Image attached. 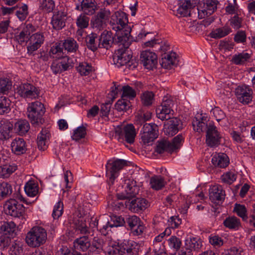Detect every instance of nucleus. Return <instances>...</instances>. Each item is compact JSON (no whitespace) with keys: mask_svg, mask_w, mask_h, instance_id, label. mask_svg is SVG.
<instances>
[{"mask_svg":"<svg viewBox=\"0 0 255 255\" xmlns=\"http://www.w3.org/2000/svg\"><path fill=\"white\" fill-rule=\"evenodd\" d=\"M122 188L124 191L117 194V197L119 200L129 199L128 201L126 202V204L127 207L131 212L139 213L145 210L149 206L148 202L144 198L129 199L134 197L139 191V187L133 179H125Z\"/></svg>","mask_w":255,"mask_h":255,"instance_id":"nucleus-1","label":"nucleus"},{"mask_svg":"<svg viewBox=\"0 0 255 255\" xmlns=\"http://www.w3.org/2000/svg\"><path fill=\"white\" fill-rule=\"evenodd\" d=\"M173 102L172 100L164 97L163 101L156 110L157 117L162 121L166 120L164 124V132L166 135L172 136L179 130L181 121L172 117L174 111L172 109Z\"/></svg>","mask_w":255,"mask_h":255,"instance_id":"nucleus-2","label":"nucleus"},{"mask_svg":"<svg viewBox=\"0 0 255 255\" xmlns=\"http://www.w3.org/2000/svg\"><path fill=\"white\" fill-rule=\"evenodd\" d=\"M45 113L44 105L39 101L29 103L27 108V117L34 127H40L45 123Z\"/></svg>","mask_w":255,"mask_h":255,"instance_id":"nucleus-3","label":"nucleus"},{"mask_svg":"<svg viewBox=\"0 0 255 255\" xmlns=\"http://www.w3.org/2000/svg\"><path fill=\"white\" fill-rule=\"evenodd\" d=\"M132 58V52L128 48H120L113 56V61L118 67L125 66L129 69H133L137 66V63Z\"/></svg>","mask_w":255,"mask_h":255,"instance_id":"nucleus-4","label":"nucleus"},{"mask_svg":"<svg viewBox=\"0 0 255 255\" xmlns=\"http://www.w3.org/2000/svg\"><path fill=\"white\" fill-rule=\"evenodd\" d=\"M46 239V230L41 227H34L27 233L25 240L29 246L37 247L43 245Z\"/></svg>","mask_w":255,"mask_h":255,"instance_id":"nucleus-5","label":"nucleus"},{"mask_svg":"<svg viewBox=\"0 0 255 255\" xmlns=\"http://www.w3.org/2000/svg\"><path fill=\"white\" fill-rule=\"evenodd\" d=\"M136 132L133 125L128 124L121 127H118L115 131V138L120 142L132 144L134 141Z\"/></svg>","mask_w":255,"mask_h":255,"instance_id":"nucleus-6","label":"nucleus"},{"mask_svg":"<svg viewBox=\"0 0 255 255\" xmlns=\"http://www.w3.org/2000/svg\"><path fill=\"white\" fill-rule=\"evenodd\" d=\"M126 161L124 159H117L114 161L110 160L106 164L107 176L108 177L109 185L114 184L115 179L118 176V172L126 165Z\"/></svg>","mask_w":255,"mask_h":255,"instance_id":"nucleus-7","label":"nucleus"},{"mask_svg":"<svg viewBox=\"0 0 255 255\" xmlns=\"http://www.w3.org/2000/svg\"><path fill=\"white\" fill-rule=\"evenodd\" d=\"M158 127L154 124L145 123L140 131V138L144 144H149L158 137Z\"/></svg>","mask_w":255,"mask_h":255,"instance_id":"nucleus-8","label":"nucleus"},{"mask_svg":"<svg viewBox=\"0 0 255 255\" xmlns=\"http://www.w3.org/2000/svg\"><path fill=\"white\" fill-rule=\"evenodd\" d=\"M15 93L24 99H35L39 96V90L29 83L21 84L15 89Z\"/></svg>","mask_w":255,"mask_h":255,"instance_id":"nucleus-9","label":"nucleus"},{"mask_svg":"<svg viewBox=\"0 0 255 255\" xmlns=\"http://www.w3.org/2000/svg\"><path fill=\"white\" fill-rule=\"evenodd\" d=\"M128 22V18L126 13L117 11L111 16L110 24L113 30H121L129 27L127 25Z\"/></svg>","mask_w":255,"mask_h":255,"instance_id":"nucleus-10","label":"nucleus"},{"mask_svg":"<svg viewBox=\"0 0 255 255\" xmlns=\"http://www.w3.org/2000/svg\"><path fill=\"white\" fill-rule=\"evenodd\" d=\"M222 135L213 124L209 123L206 130V143L210 147L218 146L221 144Z\"/></svg>","mask_w":255,"mask_h":255,"instance_id":"nucleus-11","label":"nucleus"},{"mask_svg":"<svg viewBox=\"0 0 255 255\" xmlns=\"http://www.w3.org/2000/svg\"><path fill=\"white\" fill-rule=\"evenodd\" d=\"M115 31L116 33L113 36L114 44L118 45L122 48H128L131 44V40L129 39L131 28L127 27L125 29Z\"/></svg>","mask_w":255,"mask_h":255,"instance_id":"nucleus-12","label":"nucleus"},{"mask_svg":"<svg viewBox=\"0 0 255 255\" xmlns=\"http://www.w3.org/2000/svg\"><path fill=\"white\" fill-rule=\"evenodd\" d=\"M4 208L6 214L14 217H22L25 212V208L23 205L19 204L16 200L12 199L6 202Z\"/></svg>","mask_w":255,"mask_h":255,"instance_id":"nucleus-13","label":"nucleus"},{"mask_svg":"<svg viewBox=\"0 0 255 255\" xmlns=\"http://www.w3.org/2000/svg\"><path fill=\"white\" fill-rule=\"evenodd\" d=\"M45 37L43 33L36 32L31 34L28 38L27 46V54L34 55V52L39 49L44 43Z\"/></svg>","mask_w":255,"mask_h":255,"instance_id":"nucleus-14","label":"nucleus"},{"mask_svg":"<svg viewBox=\"0 0 255 255\" xmlns=\"http://www.w3.org/2000/svg\"><path fill=\"white\" fill-rule=\"evenodd\" d=\"M253 91L246 85L239 86L236 89V95L238 101L244 104H249L252 101Z\"/></svg>","mask_w":255,"mask_h":255,"instance_id":"nucleus-15","label":"nucleus"},{"mask_svg":"<svg viewBox=\"0 0 255 255\" xmlns=\"http://www.w3.org/2000/svg\"><path fill=\"white\" fill-rule=\"evenodd\" d=\"M140 62L147 69H152L157 63V56L155 53L148 50L141 52L140 54Z\"/></svg>","mask_w":255,"mask_h":255,"instance_id":"nucleus-16","label":"nucleus"},{"mask_svg":"<svg viewBox=\"0 0 255 255\" xmlns=\"http://www.w3.org/2000/svg\"><path fill=\"white\" fill-rule=\"evenodd\" d=\"M209 195L212 202L219 205L224 200L225 193L221 185H215L209 189Z\"/></svg>","mask_w":255,"mask_h":255,"instance_id":"nucleus-17","label":"nucleus"},{"mask_svg":"<svg viewBox=\"0 0 255 255\" xmlns=\"http://www.w3.org/2000/svg\"><path fill=\"white\" fill-rule=\"evenodd\" d=\"M126 226H128L135 236L141 235L144 230V227L141 222L140 219L136 216H129L126 219Z\"/></svg>","mask_w":255,"mask_h":255,"instance_id":"nucleus-18","label":"nucleus"},{"mask_svg":"<svg viewBox=\"0 0 255 255\" xmlns=\"http://www.w3.org/2000/svg\"><path fill=\"white\" fill-rule=\"evenodd\" d=\"M72 60L68 57H64L61 60H55L52 63L51 69L55 74L60 73L72 68Z\"/></svg>","mask_w":255,"mask_h":255,"instance_id":"nucleus-19","label":"nucleus"},{"mask_svg":"<svg viewBox=\"0 0 255 255\" xmlns=\"http://www.w3.org/2000/svg\"><path fill=\"white\" fill-rule=\"evenodd\" d=\"M219 2L217 0H205L203 8H197L199 16L200 18H204L205 15L209 16L213 14L217 9Z\"/></svg>","mask_w":255,"mask_h":255,"instance_id":"nucleus-20","label":"nucleus"},{"mask_svg":"<svg viewBox=\"0 0 255 255\" xmlns=\"http://www.w3.org/2000/svg\"><path fill=\"white\" fill-rule=\"evenodd\" d=\"M66 16L67 13L63 10L55 12L51 22L53 28L56 30L62 29L65 26Z\"/></svg>","mask_w":255,"mask_h":255,"instance_id":"nucleus-21","label":"nucleus"},{"mask_svg":"<svg viewBox=\"0 0 255 255\" xmlns=\"http://www.w3.org/2000/svg\"><path fill=\"white\" fill-rule=\"evenodd\" d=\"M12 151L16 155H22L26 153L27 148L25 141L20 137H16L11 143Z\"/></svg>","mask_w":255,"mask_h":255,"instance_id":"nucleus-22","label":"nucleus"},{"mask_svg":"<svg viewBox=\"0 0 255 255\" xmlns=\"http://www.w3.org/2000/svg\"><path fill=\"white\" fill-rule=\"evenodd\" d=\"M35 30V27L32 24H27L19 34L15 36V38L20 44H22L25 42L28 43L29 36Z\"/></svg>","mask_w":255,"mask_h":255,"instance_id":"nucleus-23","label":"nucleus"},{"mask_svg":"<svg viewBox=\"0 0 255 255\" xmlns=\"http://www.w3.org/2000/svg\"><path fill=\"white\" fill-rule=\"evenodd\" d=\"M178 62V60L175 52H170L169 54L165 53L163 55H162L160 64L164 68H170L172 66L177 65Z\"/></svg>","mask_w":255,"mask_h":255,"instance_id":"nucleus-24","label":"nucleus"},{"mask_svg":"<svg viewBox=\"0 0 255 255\" xmlns=\"http://www.w3.org/2000/svg\"><path fill=\"white\" fill-rule=\"evenodd\" d=\"M50 133L48 128H42L37 136V143L39 150H45L48 145Z\"/></svg>","mask_w":255,"mask_h":255,"instance_id":"nucleus-25","label":"nucleus"},{"mask_svg":"<svg viewBox=\"0 0 255 255\" xmlns=\"http://www.w3.org/2000/svg\"><path fill=\"white\" fill-rule=\"evenodd\" d=\"M119 255H137L138 252L135 247H134L128 242H126L119 244L116 249Z\"/></svg>","mask_w":255,"mask_h":255,"instance_id":"nucleus-26","label":"nucleus"},{"mask_svg":"<svg viewBox=\"0 0 255 255\" xmlns=\"http://www.w3.org/2000/svg\"><path fill=\"white\" fill-rule=\"evenodd\" d=\"M13 128L12 124L7 120L0 121V140H6L11 137L10 132Z\"/></svg>","mask_w":255,"mask_h":255,"instance_id":"nucleus-27","label":"nucleus"},{"mask_svg":"<svg viewBox=\"0 0 255 255\" xmlns=\"http://www.w3.org/2000/svg\"><path fill=\"white\" fill-rule=\"evenodd\" d=\"M100 48L109 49L114 44L113 36L111 31L106 30L99 36Z\"/></svg>","mask_w":255,"mask_h":255,"instance_id":"nucleus-28","label":"nucleus"},{"mask_svg":"<svg viewBox=\"0 0 255 255\" xmlns=\"http://www.w3.org/2000/svg\"><path fill=\"white\" fill-rule=\"evenodd\" d=\"M73 228L81 234L86 235L90 233L86 220L83 217H75L73 220Z\"/></svg>","mask_w":255,"mask_h":255,"instance_id":"nucleus-29","label":"nucleus"},{"mask_svg":"<svg viewBox=\"0 0 255 255\" xmlns=\"http://www.w3.org/2000/svg\"><path fill=\"white\" fill-rule=\"evenodd\" d=\"M196 2L193 0H185L184 2H180L177 9V13L183 16L190 15V9L196 6Z\"/></svg>","mask_w":255,"mask_h":255,"instance_id":"nucleus-30","label":"nucleus"},{"mask_svg":"<svg viewBox=\"0 0 255 255\" xmlns=\"http://www.w3.org/2000/svg\"><path fill=\"white\" fill-rule=\"evenodd\" d=\"M86 42L87 48L93 52L100 48L99 36L96 33L92 32L88 35L86 38Z\"/></svg>","mask_w":255,"mask_h":255,"instance_id":"nucleus-31","label":"nucleus"},{"mask_svg":"<svg viewBox=\"0 0 255 255\" xmlns=\"http://www.w3.org/2000/svg\"><path fill=\"white\" fill-rule=\"evenodd\" d=\"M74 247L80 251L85 252L91 247V241L88 236L85 235L76 239L74 242Z\"/></svg>","mask_w":255,"mask_h":255,"instance_id":"nucleus-32","label":"nucleus"},{"mask_svg":"<svg viewBox=\"0 0 255 255\" xmlns=\"http://www.w3.org/2000/svg\"><path fill=\"white\" fill-rule=\"evenodd\" d=\"M81 9L85 14L92 15L98 9L95 0H83L81 3Z\"/></svg>","mask_w":255,"mask_h":255,"instance_id":"nucleus-33","label":"nucleus"},{"mask_svg":"<svg viewBox=\"0 0 255 255\" xmlns=\"http://www.w3.org/2000/svg\"><path fill=\"white\" fill-rule=\"evenodd\" d=\"M212 162L215 166L225 168L229 165V158L225 153H216L212 157Z\"/></svg>","mask_w":255,"mask_h":255,"instance_id":"nucleus-34","label":"nucleus"},{"mask_svg":"<svg viewBox=\"0 0 255 255\" xmlns=\"http://www.w3.org/2000/svg\"><path fill=\"white\" fill-rule=\"evenodd\" d=\"M251 56V53L243 51L242 52L238 53L234 55L232 57L231 61L237 65H243L250 62Z\"/></svg>","mask_w":255,"mask_h":255,"instance_id":"nucleus-35","label":"nucleus"},{"mask_svg":"<svg viewBox=\"0 0 255 255\" xmlns=\"http://www.w3.org/2000/svg\"><path fill=\"white\" fill-rule=\"evenodd\" d=\"M202 241L197 237L189 238L185 241V248L187 251H198L202 247Z\"/></svg>","mask_w":255,"mask_h":255,"instance_id":"nucleus-36","label":"nucleus"},{"mask_svg":"<svg viewBox=\"0 0 255 255\" xmlns=\"http://www.w3.org/2000/svg\"><path fill=\"white\" fill-rule=\"evenodd\" d=\"M92 224L93 225V227H96L102 235L106 236L111 224L109 223L108 220H104L100 218L99 219H95Z\"/></svg>","mask_w":255,"mask_h":255,"instance_id":"nucleus-37","label":"nucleus"},{"mask_svg":"<svg viewBox=\"0 0 255 255\" xmlns=\"http://www.w3.org/2000/svg\"><path fill=\"white\" fill-rule=\"evenodd\" d=\"M0 229L3 236L11 238L15 235L16 225L13 222H4L1 225Z\"/></svg>","mask_w":255,"mask_h":255,"instance_id":"nucleus-38","label":"nucleus"},{"mask_svg":"<svg viewBox=\"0 0 255 255\" xmlns=\"http://www.w3.org/2000/svg\"><path fill=\"white\" fill-rule=\"evenodd\" d=\"M15 133L19 135H25L30 129L29 122L26 120L18 121L14 125Z\"/></svg>","mask_w":255,"mask_h":255,"instance_id":"nucleus-39","label":"nucleus"},{"mask_svg":"<svg viewBox=\"0 0 255 255\" xmlns=\"http://www.w3.org/2000/svg\"><path fill=\"white\" fill-rule=\"evenodd\" d=\"M154 151L158 154H162L164 152L171 153L172 151L170 146L169 141L165 139L158 140L156 142Z\"/></svg>","mask_w":255,"mask_h":255,"instance_id":"nucleus-40","label":"nucleus"},{"mask_svg":"<svg viewBox=\"0 0 255 255\" xmlns=\"http://www.w3.org/2000/svg\"><path fill=\"white\" fill-rule=\"evenodd\" d=\"M104 244V240L101 238L94 237L91 243L90 252L99 254L103 250Z\"/></svg>","mask_w":255,"mask_h":255,"instance_id":"nucleus-41","label":"nucleus"},{"mask_svg":"<svg viewBox=\"0 0 255 255\" xmlns=\"http://www.w3.org/2000/svg\"><path fill=\"white\" fill-rule=\"evenodd\" d=\"M150 184L152 189L159 190L165 186V181L161 176L155 175L150 178Z\"/></svg>","mask_w":255,"mask_h":255,"instance_id":"nucleus-42","label":"nucleus"},{"mask_svg":"<svg viewBox=\"0 0 255 255\" xmlns=\"http://www.w3.org/2000/svg\"><path fill=\"white\" fill-rule=\"evenodd\" d=\"M15 6H17L15 10L17 18L20 21L24 20L28 14L27 5L24 3H19Z\"/></svg>","mask_w":255,"mask_h":255,"instance_id":"nucleus-43","label":"nucleus"},{"mask_svg":"<svg viewBox=\"0 0 255 255\" xmlns=\"http://www.w3.org/2000/svg\"><path fill=\"white\" fill-rule=\"evenodd\" d=\"M17 169L14 165L4 164L0 166V177L8 178Z\"/></svg>","mask_w":255,"mask_h":255,"instance_id":"nucleus-44","label":"nucleus"},{"mask_svg":"<svg viewBox=\"0 0 255 255\" xmlns=\"http://www.w3.org/2000/svg\"><path fill=\"white\" fill-rule=\"evenodd\" d=\"M231 32V29L229 27H222L217 28L215 30L212 31L210 33L211 37L213 38H221L223 37Z\"/></svg>","mask_w":255,"mask_h":255,"instance_id":"nucleus-45","label":"nucleus"},{"mask_svg":"<svg viewBox=\"0 0 255 255\" xmlns=\"http://www.w3.org/2000/svg\"><path fill=\"white\" fill-rule=\"evenodd\" d=\"M223 224L226 228L230 229H235L240 226V221L236 217L231 216L224 221Z\"/></svg>","mask_w":255,"mask_h":255,"instance_id":"nucleus-46","label":"nucleus"},{"mask_svg":"<svg viewBox=\"0 0 255 255\" xmlns=\"http://www.w3.org/2000/svg\"><path fill=\"white\" fill-rule=\"evenodd\" d=\"M12 191V188L10 184L6 182L0 183V200L8 197Z\"/></svg>","mask_w":255,"mask_h":255,"instance_id":"nucleus-47","label":"nucleus"},{"mask_svg":"<svg viewBox=\"0 0 255 255\" xmlns=\"http://www.w3.org/2000/svg\"><path fill=\"white\" fill-rule=\"evenodd\" d=\"M10 101L6 97H0V115L7 114L10 111Z\"/></svg>","mask_w":255,"mask_h":255,"instance_id":"nucleus-48","label":"nucleus"},{"mask_svg":"<svg viewBox=\"0 0 255 255\" xmlns=\"http://www.w3.org/2000/svg\"><path fill=\"white\" fill-rule=\"evenodd\" d=\"M26 194L29 197L35 196L38 192V187L35 183L28 182L24 186Z\"/></svg>","mask_w":255,"mask_h":255,"instance_id":"nucleus-49","label":"nucleus"},{"mask_svg":"<svg viewBox=\"0 0 255 255\" xmlns=\"http://www.w3.org/2000/svg\"><path fill=\"white\" fill-rule=\"evenodd\" d=\"M65 49L68 52H75L78 49V45L76 40L73 38H68L63 43Z\"/></svg>","mask_w":255,"mask_h":255,"instance_id":"nucleus-50","label":"nucleus"},{"mask_svg":"<svg viewBox=\"0 0 255 255\" xmlns=\"http://www.w3.org/2000/svg\"><path fill=\"white\" fill-rule=\"evenodd\" d=\"M203 118H201V121H199L197 118H195L192 122V126L194 130L197 132H201L204 130L208 129L209 125L203 121Z\"/></svg>","mask_w":255,"mask_h":255,"instance_id":"nucleus-51","label":"nucleus"},{"mask_svg":"<svg viewBox=\"0 0 255 255\" xmlns=\"http://www.w3.org/2000/svg\"><path fill=\"white\" fill-rule=\"evenodd\" d=\"M154 94L152 92L146 91L143 93L140 96L143 105L145 106L151 105L154 99Z\"/></svg>","mask_w":255,"mask_h":255,"instance_id":"nucleus-52","label":"nucleus"},{"mask_svg":"<svg viewBox=\"0 0 255 255\" xmlns=\"http://www.w3.org/2000/svg\"><path fill=\"white\" fill-rule=\"evenodd\" d=\"M9 255H22L23 248L19 242H12L8 250Z\"/></svg>","mask_w":255,"mask_h":255,"instance_id":"nucleus-53","label":"nucleus"},{"mask_svg":"<svg viewBox=\"0 0 255 255\" xmlns=\"http://www.w3.org/2000/svg\"><path fill=\"white\" fill-rule=\"evenodd\" d=\"M77 70L81 75L87 76L92 71V67L88 63L82 62L77 67Z\"/></svg>","mask_w":255,"mask_h":255,"instance_id":"nucleus-54","label":"nucleus"},{"mask_svg":"<svg viewBox=\"0 0 255 255\" xmlns=\"http://www.w3.org/2000/svg\"><path fill=\"white\" fill-rule=\"evenodd\" d=\"M234 212L242 218L243 220L246 221L247 220V211L245 205L236 204L234 208Z\"/></svg>","mask_w":255,"mask_h":255,"instance_id":"nucleus-55","label":"nucleus"},{"mask_svg":"<svg viewBox=\"0 0 255 255\" xmlns=\"http://www.w3.org/2000/svg\"><path fill=\"white\" fill-rule=\"evenodd\" d=\"M221 179L223 182L230 185L236 181L237 174L234 172L228 171L223 174Z\"/></svg>","mask_w":255,"mask_h":255,"instance_id":"nucleus-56","label":"nucleus"},{"mask_svg":"<svg viewBox=\"0 0 255 255\" xmlns=\"http://www.w3.org/2000/svg\"><path fill=\"white\" fill-rule=\"evenodd\" d=\"M115 106L118 111H127L130 108V103L128 100L122 98L117 101Z\"/></svg>","mask_w":255,"mask_h":255,"instance_id":"nucleus-57","label":"nucleus"},{"mask_svg":"<svg viewBox=\"0 0 255 255\" xmlns=\"http://www.w3.org/2000/svg\"><path fill=\"white\" fill-rule=\"evenodd\" d=\"M86 134V128L83 126L79 127L74 131L72 138L74 140L78 141L84 138Z\"/></svg>","mask_w":255,"mask_h":255,"instance_id":"nucleus-58","label":"nucleus"},{"mask_svg":"<svg viewBox=\"0 0 255 255\" xmlns=\"http://www.w3.org/2000/svg\"><path fill=\"white\" fill-rule=\"evenodd\" d=\"M184 141V137L181 134H179L174 137L172 139V142H170V146H171L172 152L180 147Z\"/></svg>","mask_w":255,"mask_h":255,"instance_id":"nucleus-59","label":"nucleus"},{"mask_svg":"<svg viewBox=\"0 0 255 255\" xmlns=\"http://www.w3.org/2000/svg\"><path fill=\"white\" fill-rule=\"evenodd\" d=\"M122 90L123 91L122 98H125V97L133 99L136 96V92L129 85L124 86L122 87Z\"/></svg>","mask_w":255,"mask_h":255,"instance_id":"nucleus-60","label":"nucleus"},{"mask_svg":"<svg viewBox=\"0 0 255 255\" xmlns=\"http://www.w3.org/2000/svg\"><path fill=\"white\" fill-rule=\"evenodd\" d=\"M40 7L44 12H51L55 7V3L53 0H43Z\"/></svg>","mask_w":255,"mask_h":255,"instance_id":"nucleus-61","label":"nucleus"},{"mask_svg":"<svg viewBox=\"0 0 255 255\" xmlns=\"http://www.w3.org/2000/svg\"><path fill=\"white\" fill-rule=\"evenodd\" d=\"M11 82L8 79H0V93L5 94L11 89Z\"/></svg>","mask_w":255,"mask_h":255,"instance_id":"nucleus-62","label":"nucleus"},{"mask_svg":"<svg viewBox=\"0 0 255 255\" xmlns=\"http://www.w3.org/2000/svg\"><path fill=\"white\" fill-rule=\"evenodd\" d=\"M91 24L94 28H96L99 30L103 29L106 25V22L102 19H100V18L96 15L92 17Z\"/></svg>","mask_w":255,"mask_h":255,"instance_id":"nucleus-63","label":"nucleus"},{"mask_svg":"<svg viewBox=\"0 0 255 255\" xmlns=\"http://www.w3.org/2000/svg\"><path fill=\"white\" fill-rule=\"evenodd\" d=\"M89 17L85 14H81L77 19L76 24L80 28H85L89 25Z\"/></svg>","mask_w":255,"mask_h":255,"instance_id":"nucleus-64","label":"nucleus"}]
</instances>
